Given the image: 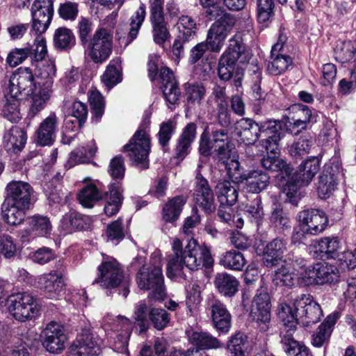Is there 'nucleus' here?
I'll use <instances>...</instances> for the list:
<instances>
[{
    "label": "nucleus",
    "instance_id": "f257e3e1",
    "mask_svg": "<svg viewBox=\"0 0 356 356\" xmlns=\"http://www.w3.org/2000/svg\"><path fill=\"white\" fill-rule=\"evenodd\" d=\"M172 254L169 256L166 274L169 278L183 277L184 267L195 271L203 267L210 268L213 265V259L211 251L204 245H200L197 241L191 239L183 248L179 238L173 239L172 243Z\"/></svg>",
    "mask_w": 356,
    "mask_h": 356
},
{
    "label": "nucleus",
    "instance_id": "f03ea898",
    "mask_svg": "<svg viewBox=\"0 0 356 356\" xmlns=\"http://www.w3.org/2000/svg\"><path fill=\"white\" fill-rule=\"evenodd\" d=\"M149 124V118H145L129 143L124 146V150L127 152L129 159L140 169L149 167L150 138L147 129Z\"/></svg>",
    "mask_w": 356,
    "mask_h": 356
},
{
    "label": "nucleus",
    "instance_id": "7ed1b4c3",
    "mask_svg": "<svg viewBox=\"0 0 356 356\" xmlns=\"http://www.w3.org/2000/svg\"><path fill=\"white\" fill-rule=\"evenodd\" d=\"M235 145L224 129L213 131L209 138L204 133L200 136L199 152L202 156L213 155L219 160L229 159L235 152Z\"/></svg>",
    "mask_w": 356,
    "mask_h": 356
},
{
    "label": "nucleus",
    "instance_id": "20e7f679",
    "mask_svg": "<svg viewBox=\"0 0 356 356\" xmlns=\"http://www.w3.org/2000/svg\"><path fill=\"white\" fill-rule=\"evenodd\" d=\"M339 268L327 262H318L305 268L299 277L305 285L333 284L339 281Z\"/></svg>",
    "mask_w": 356,
    "mask_h": 356
},
{
    "label": "nucleus",
    "instance_id": "39448f33",
    "mask_svg": "<svg viewBox=\"0 0 356 356\" xmlns=\"http://www.w3.org/2000/svg\"><path fill=\"white\" fill-rule=\"evenodd\" d=\"M83 46L88 56L95 63H103L112 53L113 33L106 28H99Z\"/></svg>",
    "mask_w": 356,
    "mask_h": 356
},
{
    "label": "nucleus",
    "instance_id": "423d86ee",
    "mask_svg": "<svg viewBox=\"0 0 356 356\" xmlns=\"http://www.w3.org/2000/svg\"><path fill=\"white\" fill-rule=\"evenodd\" d=\"M298 221L302 233L297 232L293 235V241H300L304 234L317 235L323 232L328 224L326 213L321 209H309L299 212Z\"/></svg>",
    "mask_w": 356,
    "mask_h": 356
},
{
    "label": "nucleus",
    "instance_id": "0eeeda50",
    "mask_svg": "<svg viewBox=\"0 0 356 356\" xmlns=\"http://www.w3.org/2000/svg\"><path fill=\"white\" fill-rule=\"evenodd\" d=\"M236 22L234 15L225 13L211 24L207 31L206 40L204 42L211 51L218 53L222 49Z\"/></svg>",
    "mask_w": 356,
    "mask_h": 356
},
{
    "label": "nucleus",
    "instance_id": "6e6552de",
    "mask_svg": "<svg viewBox=\"0 0 356 356\" xmlns=\"http://www.w3.org/2000/svg\"><path fill=\"white\" fill-rule=\"evenodd\" d=\"M136 282L140 289L152 290V296L157 300H161L165 296L164 279L160 266L143 265L137 273Z\"/></svg>",
    "mask_w": 356,
    "mask_h": 356
},
{
    "label": "nucleus",
    "instance_id": "1a4fd4ad",
    "mask_svg": "<svg viewBox=\"0 0 356 356\" xmlns=\"http://www.w3.org/2000/svg\"><path fill=\"white\" fill-rule=\"evenodd\" d=\"M38 88L35 75L29 67H19L10 76L6 92L13 97H18L24 92L29 95Z\"/></svg>",
    "mask_w": 356,
    "mask_h": 356
},
{
    "label": "nucleus",
    "instance_id": "9d476101",
    "mask_svg": "<svg viewBox=\"0 0 356 356\" xmlns=\"http://www.w3.org/2000/svg\"><path fill=\"white\" fill-rule=\"evenodd\" d=\"M10 301L9 311L19 321H25L38 314V305L31 293H18L12 296Z\"/></svg>",
    "mask_w": 356,
    "mask_h": 356
},
{
    "label": "nucleus",
    "instance_id": "9b49d317",
    "mask_svg": "<svg viewBox=\"0 0 356 356\" xmlns=\"http://www.w3.org/2000/svg\"><path fill=\"white\" fill-rule=\"evenodd\" d=\"M102 343L101 339L90 329H83L70 346L68 356H98Z\"/></svg>",
    "mask_w": 356,
    "mask_h": 356
},
{
    "label": "nucleus",
    "instance_id": "f8f14e48",
    "mask_svg": "<svg viewBox=\"0 0 356 356\" xmlns=\"http://www.w3.org/2000/svg\"><path fill=\"white\" fill-rule=\"evenodd\" d=\"M244 47L235 37L229 41V46L218 61V74L220 79L229 81L235 70L237 60L244 51Z\"/></svg>",
    "mask_w": 356,
    "mask_h": 356
},
{
    "label": "nucleus",
    "instance_id": "ddd939ff",
    "mask_svg": "<svg viewBox=\"0 0 356 356\" xmlns=\"http://www.w3.org/2000/svg\"><path fill=\"white\" fill-rule=\"evenodd\" d=\"M42 344L47 351L59 354L65 348L67 341L62 325L55 321L49 323L41 334Z\"/></svg>",
    "mask_w": 356,
    "mask_h": 356
},
{
    "label": "nucleus",
    "instance_id": "4468645a",
    "mask_svg": "<svg viewBox=\"0 0 356 356\" xmlns=\"http://www.w3.org/2000/svg\"><path fill=\"white\" fill-rule=\"evenodd\" d=\"M292 302L299 315V320L305 325L314 324L320 321L323 312L320 305L313 300L311 295L296 296L292 299Z\"/></svg>",
    "mask_w": 356,
    "mask_h": 356
},
{
    "label": "nucleus",
    "instance_id": "2eb2a0df",
    "mask_svg": "<svg viewBox=\"0 0 356 356\" xmlns=\"http://www.w3.org/2000/svg\"><path fill=\"white\" fill-rule=\"evenodd\" d=\"M54 13L53 0H35L31 7L32 29L44 33L51 24Z\"/></svg>",
    "mask_w": 356,
    "mask_h": 356
},
{
    "label": "nucleus",
    "instance_id": "dca6fc26",
    "mask_svg": "<svg viewBox=\"0 0 356 356\" xmlns=\"http://www.w3.org/2000/svg\"><path fill=\"white\" fill-rule=\"evenodd\" d=\"M270 309L269 295L266 291L261 290L254 298L250 315L252 319L258 323L260 330L262 332H266L268 330L270 322Z\"/></svg>",
    "mask_w": 356,
    "mask_h": 356
},
{
    "label": "nucleus",
    "instance_id": "f3484780",
    "mask_svg": "<svg viewBox=\"0 0 356 356\" xmlns=\"http://www.w3.org/2000/svg\"><path fill=\"white\" fill-rule=\"evenodd\" d=\"M97 269L99 273L93 284H98L103 288L117 287L124 277L122 270L115 260L104 261Z\"/></svg>",
    "mask_w": 356,
    "mask_h": 356
},
{
    "label": "nucleus",
    "instance_id": "a211bd4d",
    "mask_svg": "<svg viewBox=\"0 0 356 356\" xmlns=\"http://www.w3.org/2000/svg\"><path fill=\"white\" fill-rule=\"evenodd\" d=\"M63 272L64 268H60L38 277V287L42 289L49 298H58L64 293Z\"/></svg>",
    "mask_w": 356,
    "mask_h": 356
},
{
    "label": "nucleus",
    "instance_id": "6ab92c4d",
    "mask_svg": "<svg viewBox=\"0 0 356 356\" xmlns=\"http://www.w3.org/2000/svg\"><path fill=\"white\" fill-rule=\"evenodd\" d=\"M58 122L57 115L51 112L41 122L36 130V143L41 146L52 145L56 137Z\"/></svg>",
    "mask_w": 356,
    "mask_h": 356
},
{
    "label": "nucleus",
    "instance_id": "aec40b11",
    "mask_svg": "<svg viewBox=\"0 0 356 356\" xmlns=\"http://www.w3.org/2000/svg\"><path fill=\"white\" fill-rule=\"evenodd\" d=\"M281 123L277 120H270L259 124V136L265 137L261 140L262 146L268 152L274 153L280 140Z\"/></svg>",
    "mask_w": 356,
    "mask_h": 356
},
{
    "label": "nucleus",
    "instance_id": "412c9836",
    "mask_svg": "<svg viewBox=\"0 0 356 356\" xmlns=\"http://www.w3.org/2000/svg\"><path fill=\"white\" fill-rule=\"evenodd\" d=\"M160 76L163 88V92L168 103V108L173 110L179 102L181 94L175 75L168 67H163L161 69Z\"/></svg>",
    "mask_w": 356,
    "mask_h": 356
},
{
    "label": "nucleus",
    "instance_id": "4be33fe9",
    "mask_svg": "<svg viewBox=\"0 0 356 356\" xmlns=\"http://www.w3.org/2000/svg\"><path fill=\"white\" fill-rule=\"evenodd\" d=\"M7 196L10 202L25 207H29L32 188L29 184L22 181L13 180L6 186Z\"/></svg>",
    "mask_w": 356,
    "mask_h": 356
},
{
    "label": "nucleus",
    "instance_id": "5701e85b",
    "mask_svg": "<svg viewBox=\"0 0 356 356\" xmlns=\"http://www.w3.org/2000/svg\"><path fill=\"white\" fill-rule=\"evenodd\" d=\"M340 248L337 237H324L314 241L309 247V251L316 258H333Z\"/></svg>",
    "mask_w": 356,
    "mask_h": 356
},
{
    "label": "nucleus",
    "instance_id": "b1692460",
    "mask_svg": "<svg viewBox=\"0 0 356 356\" xmlns=\"http://www.w3.org/2000/svg\"><path fill=\"white\" fill-rule=\"evenodd\" d=\"M92 222L90 216L82 215L75 211H70L63 216L60 227L66 233L70 234L75 231L88 229Z\"/></svg>",
    "mask_w": 356,
    "mask_h": 356
},
{
    "label": "nucleus",
    "instance_id": "393cba45",
    "mask_svg": "<svg viewBox=\"0 0 356 356\" xmlns=\"http://www.w3.org/2000/svg\"><path fill=\"white\" fill-rule=\"evenodd\" d=\"M26 140V132L18 126H13L5 132L3 137V143L6 151L13 153L21 152Z\"/></svg>",
    "mask_w": 356,
    "mask_h": 356
},
{
    "label": "nucleus",
    "instance_id": "a878e982",
    "mask_svg": "<svg viewBox=\"0 0 356 356\" xmlns=\"http://www.w3.org/2000/svg\"><path fill=\"white\" fill-rule=\"evenodd\" d=\"M287 241L283 238H275L269 242L264 251V264L266 267L276 266L287 249Z\"/></svg>",
    "mask_w": 356,
    "mask_h": 356
},
{
    "label": "nucleus",
    "instance_id": "bb28decb",
    "mask_svg": "<svg viewBox=\"0 0 356 356\" xmlns=\"http://www.w3.org/2000/svg\"><path fill=\"white\" fill-rule=\"evenodd\" d=\"M311 179H279L278 185L290 202L296 204L303 196L305 188Z\"/></svg>",
    "mask_w": 356,
    "mask_h": 356
},
{
    "label": "nucleus",
    "instance_id": "cd10ccee",
    "mask_svg": "<svg viewBox=\"0 0 356 356\" xmlns=\"http://www.w3.org/2000/svg\"><path fill=\"white\" fill-rule=\"evenodd\" d=\"M211 319L217 330L227 333L232 324V316L226 307L219 300H214L211 305Z\"/></svg>",
    "mask_w": 356,
    "mask_h": 356
},
{
    "label": "nucleus",
    "instance_id": "c85d7f7f",
    "mask_svg": "<svg viewBox=\"0 0 356 356\" xmlns=\"http://www.w3.org/2000/svg\"><path fill=\"white\" fill-rule=\"evenodd\" d=\"M197 126L195 123H188L183 129L177 139L175 147V158L182 161L190 152L191 144L196 137Z\"/></svg>",
    "mask_w": 356,
    "mask_h": 356
},
{
    "label": "nucleus",
    "instance_id": "c756f323",
    "mask_svg": "<svg viewBox=\"0 0 356 356\" xmlns=\"http://www.w3.org/2000/svg\"><path fill=\"white\" fill-rule=\"evenodd\" d=\"M123 191L120 182L116 181L110 184L108 191L104 193V196L106 197L104 212L106 216L111 217L119 211L124 199Z\"/></svg>",
    "mask_w": 356,
    "mask_h": 356
},
{
    "label": "nucleus",
    "instance_id": "7c9ffc66",
    "mask_svg": "<svg viewBox=\"0 0 356 356\" xmlns=\"http://www.w3.org/2000/svg\"><path fill=\"white\" fill-rule=\"evenodd\" d=\"M294 298H291V300ZM291 303L293 302L291 301ZM291 306L286 302L280 304L277 310V315L279 318L283 323V328L281 333L289 332L294 333L296 330L297 324L299 320V315L297 310L295 309L293 304Z\"/></svg>",
    "mask_w": 356,
    "mask_h": 356
},
{
    "label": "nucleus",
    "instance_id": "2f4dec72",
    "mask_svg": "<svg viewBox=\"0 0 356 356\" xmlns=\"http://www.w3.org/2000/svg\"><path fill=\"white\" fill-rule=\"evenodd\" d=\"M236 130L240 140L245 145L253 144L259 137V124L250 118H241L237 121Z\"/></svg>",
    "mask_w": 356,
    "mask_h": 356
},
{
    "label": "nucleus",
    "instance_id": "473e14b6",
    "mask_svg": "<svg viewBox=\"0 0 356 356\" xmlns=\"http://www.w3.org/2000/svg\"><path fill=\"white\" fill-rule=\"evenodd\" d=\"M196 204L205 213L214 211L216 204L213 193L207 179H200L196 190Z\"/></svg>",
    "mask_w": 356,
    "mask_h": 356
},
{
    "label": "nucleus",
    "instance_id": "72a5a7b5",
    "mask_svg": "<svg viewBox=\"0 0 356 356\" xmlns=\"http://www.w3.org/2000/svg\"><path fill=\"white\" fill-rule=\"evenodd\" d=\"M56 69L54 60H46L40 67L35 76L38 88L53 91L54 79L56 76Z\"/></svg>",
    "mask_w": 356,
    "mask_h": 356
},
{
    "label": "nucleus",
    "instance_id": "f704fd0d",
    "mask_svg": "<svg viewBox=\"0 0 356 356\" xmlns=\"http://www.w3.org/2000/svg\"><path fill=\"white\" fill-rule=\"evenodd\" d=\"M338 318V313H332L326 317L312 336V343L314 346L321 347L328 341Z\"/></svg>",
    "mask_w": 356,
    "mask_h": 356
},
{
    "label": "nucleus",
    "instance_id": "c9c22d12",
    "mask_svg": "<svg viewBox=\"0 0 356 356\" xmlns=\"http://www.w3.org/2000/svg\"><path fill=\"white\" fill-rule=\"evenodd\" d=\"M292 58L280 52H273L267 64L268 72L273 76L284 74L293 66Z\"/></svg>",
    "mask_w": 356,
    "mask_h": 356
},
{
    "label": "nucleus",
    "instance_id": "e433bc0d",
    "mask_svg": "<svg viewBox=\"0 0 356 356\" xmlns=\"http://www.w3.org/2000/svg\"><path fill=\"white\" fill-rule=\"evenodd\" d=\"M213 283L218 291L227 297L233 296L238 291L239 285L237 279L227 273H218Z\"/></svg>",
    "mask_w": 356,
    "mask_h": 356
},
{
    "label": "nucleus",
    "instance_id": "4c0bfd02",
    "mask_svg": "<svg viewBox=\"0 0 356 356\" xmlns=\"http://www.w3.org/2000/svg\"><path fill=\"white\" fill-rule=\"evenodd\" d=\"M261 165L267 171L280 172V178L290 177L293 175V168L291 165L275 155L264 156L261 161Z\"/></svg>",
    "mask_w": 356,
    "mask_h": 356
},
{
    "label": "nucleus",
    "instance_id": "58836bf2",
    "mask_svg": "<svg viewBox=\"0 0 356 356\" xmlns=\"http://www.w3.org/2000/svg\"><path fill=\"white\" fill-rule=\"evenodd\" d=\"M334 54L335 58L341 63H355L351 72V78L356 81V49L353 48L351 42H343L337 44L334 49Z\"/></svg>",
    "mask_w": 356,
    "mask_h": 356
},
{
    "label": "nucleus",
    "instance_id": "ea45409f",
    "mask_svg": "<svg viewBox=\"0 0 356 356\" xmlns=\"http://www.w3.org/2000/svg\"><path fill=\"white\" fill-rule=\"evenodd\" d=\"M293 333H281V343L288 356H308L309 350L302 343L293 338Z\"/></svg>",
    "mask_w": 356,
    "mask_h": 356
},
{
    "label": "nucleus",
    "instance_id": "a19ab883",
    "mask_svg": "<svg viewBox=\"0 0 356 356\" xmlns=\"http://www.w3.org/2000/svg\"><path fill=\"white\" fill-rule=\"evenodd\" d=\"M177 36L184 40H191L196 35L197 26L195 20L191 16L183 15L179 17L175 25Z\"/></svg>",
    "mask_w": 356,
    "mask_h": 356
},
{
    "label": "nucleus",
    "instance_id": "79ce46f5",
    "mask_svg": "<svg viewBox=\"0 0 356 356\" xmlns=\"http://www.w3.org/2000/svg\"><path fill=\"white\" fill-rule=\"evenodd\" d=\"M220 204H234L238 199V192L229 179L219 181L216 186Z\"/></svg>",
    "mask_w": 356,
    "mask_h": 356
},
{
    "label": "nucleus",
    "instance_id": "37998d69",
    "mask_svg": "<svg viewBox=\"0 0 356 356\" xmlns=\"http://www.w3.org/2000/svg\"><path fill=\"white\" fill-rule=\"evenodd\" d=\"M186 202V197L183 195L170 199L163 209V219L169 222L177 220Z\"/></svg>",
    "mask_w": 356,
    "mask_h": 356
},
{
    "label": "nucleus",
    "instance_id": "c03bdc74",
    "mask_svg": "<svg viewBox=\"0 0 356 356\" xmlns=\"http://www.w3.org/2000/svg\"><path fill=\"white\" fill-rule=\"evenodd\" d=\"M190 342L200 349H216L222 347V343L207 332H194L189 337Z\"/></svg>",
    "mask_w": 356,
    "mask_h": 356
},
{
    "label": "nucleus",
    "instance_id": "a18cd8bd",
    "mask_svg": "<svg viewBox=\"0 0 356 356\" xmlns=\"http://www.w3.org/2000/svg\"><path fill=\"white\" fill-rule=\"evenodd\" d=\"M29 207H24L17 204L8 202L3 209V217L7 223L17 225L22 222L25 218V211Z\"/></svg>",
    "mask_w": 356,
    "mask_h": 356
},
{
    "label": "nucleus",
    "instance_id": "49530a36",
    "mask_svg": "<svg viewBox=\"0 0 356 356\" xmlns=\"http://www.w3.org/2000/svg\"><path fill=\"white\" fill-rule=\"evenodd\" d=\"M222 165L226 171L227 178H258L261 176L270 178V175H268L266 172H262L261 170H253L250 172L247 177L245 175L241 173L240 163L234 159L230 161H223Z\"/></svg>",
    "mask_w": 356,
    "mask_h": 356
},
{
    "label": "nucleus",
    "instance_id": "de8ad7c7",
    "mask_svg": "<svg viewBox=\"0 0 356 356\" xmlns=\"http://www.w3.org/2000/svg\"><path fill=\"white\" fill-rule=\"evenodd\" d=\"M75 42V36L70 29L65 27H60L55 31L54 44L56 49L68 50L74 46Z\"/></svg>",
    "mask_w": 356,
    "mask_h": 356
},
{
    "label": "nucleus",
    "instance_id": "09e8293b",
    "mask_svg": "<svg viewBox=\"0 0 356 356\" xmlns=\"http://www.w3.org/2000/svg\"><path fill=\"white\" fill-rule=\"evenodd\" d=\"M5 98L6 103L2 111L3 118L11 122H18L22 118L18 97H13L5 92Z\"/></svg>",
    "mask_w": 356,
    "mask_h": 356
},
{
    "label": "nucleus",
    "instance_id": "8fccbe9b",
    "mask_svg": "<svg viewBox=\"0 0 356 356\" xmlns=\"http://www.w3.org/2000/svg\"><path fill=\"white\" fill-rule=\"evenodd\" d=\"M246 264L243 254L236 250H229L222 254L220 264L225 268L241 270Z\"/></svg>",
    "mask_w": 356,
    "mask_h": 356
},
{
    "label": "nucleus",
    "instance_id": "3c124183",
    "mask_svg": "<svg viewBox=\"0 0 356 356\" xmlns=\"http://www.w3.org/2000/svg\"><path fill=\"white\" fill-rule=\"evenodd\" d=\"M37 89V92L31 94L33 96L29 107V115L32 118L44 108L53 92L42 88Z\"/></svg>",
    "mask_w": 356,
    "mask_h": 356
},
{
    "label": "nucleus",
    "instance_id": "603ef678",
    "mask_svg": "<svg viewBox=\"0 0 356 356\" xmlns=\"http://www.w3.org/2000/svg\"><path fill=\"white\" fill-rule=\"evenodd\" d=\"M26 222L31 230L39 236H47L51 232L52 225L47 216L33 215L28 217Z\"/></svg>",
    "mask_w": 356,
    "mask_h": 356
},
{
    "label": "nucleus",
    "instance_id": "864d4df0",
    "mask_svg": "<svg viewBox=\"0 0 356 356\" xmlns=\"http://www.w3.org/2000/svg\"><path fill=\"white\" fill-rule=\"evenodd\" d=\"M104 194H102L97 186L89 184L84 187L79 195L80 204L86 208H92L95 204L104 198Z\"/></svg>",
    "mask_w": 356,
    "mask_h": 356
},
{
    "label": "nucleus",
    "instance_id": "5fc2aeb1",
    "mask_svg": "<svg viewBox=\"0 0 356 356\" xmlns=\"http://www.w3.org/2000/svg\"><path fill=\"white\" fill-rule=\"evenodd\" d=\"M36 37L33 40L32 45H27L26 48L29 50V57H31L32 60L35 62H40L44 59L47 54V47L46 44V39L42 35V33H35Z\"/></svg>",
    "mask_w": 356,
    "mask_h": 356
},
{
    "label": "nucleus",
    "instance_id": "6e6d98bb",
    "mask_svg": "<svg viewBox=\"0 0 356 356\" xmlns=\"http://www.w3.org/2000/svg\"><path fill=\"white\" fill-rule=\"evenodd\" d=\"M248 348V337L238 332L232 335L227 342V350L231 356H245Z\"/></svg>",
    "mask_w": 356,
    "mask_h": 356
},
{
    "label": "nucleus",
    "instance_id": "4d7b16f0",
    "mask_svg": "<svg viewBox=\"0 0 356 356\" xmlns=\"http://www.w3.org/2000/svg\"><path fill=\"white\" fill-rule=\"evenodd\" d=\"M296 278L289 264H283L275 270L273 282L276 286H292L295 284Z\"/></svg>",
    "mask_w": 356,
    "mask_h": 356
},
{
    "label": "nucleus",
    "instance_id": "13d9d810",
    "mask_svg": "<svg viewBox=\"0 0 356 356\" xmlns=\"http://www.w3.org/2000/svg\"><path fill=\"white\" fill-rule=\"evenodd\" d=\"M146 9L144 4H141L134 15L130 17L129 31L128 33V43L135 40L138 34L139 30L145 20Z\"/></svg>",
    "mask_w": 356,
    "mask_h": 356
},
{
    "label": "nucleus",
    "instance_id": "bf43d9fd",
    "mask_svg": "<svg viewBox=\"0 0 356 356\" xmlns=\"http://www.w3.org/2000/svg\"><path fill=\"white\" fill-rule=\"evenodd\" d=\"M152 26V36L154 42L163 47L165 42L170 38V33L167 28L165 18L150 20Z\"/></svg>",
    "mask_w": 356,
    "mask_h": 356
},
{
    "label": "nucleus",
    "instance_id": "052dcab7",
    "mask_svg": "<svg viewBox=\"0 0 356 356\" xmlns=\"http://www.w3.org/2000/svg\"><path fill=\"white\" fill-rule=\"evenodd\" d=\"M274 0H257V17L259 23L273 20L275 15Z\"/></svg>",
    "mask_w": 356,
    "mask_h": 356
},
{
    "label": "nucleus",
    "instance_id": "680f3d73",
    "mask_svg": "<svg viewBox=\"0 0 356 356\" xmlns=\"http://www.w3.org/2000/svg\"><path fill=\"white\" fill-rule=\"evenodd\" d=\"M177 123L174 120L169 119L160 124L159 131L157 134L158 140L163 149H165L174 134Z\"/></svg>",
    "mask_w": 356,
    "mask_h": 356
},
{
    "label": "nucleus",
    "instance_id": "e2e57ef3",
    "mask_svg": "<svg viewBox=\"0 0 356 356\" xmlns=\"http://www.w3.org/2000/svg\"><path fill=\"white\" fill-rule=\"evenodd\" d=\"M88 100L93 118L98 122L104 113L105 102L101 93L97 90H91L88 93Z\"/></svg>",
    "mask_w": 356,
    "mask_h": 356
},
{
    "label": "nucleus",
    "instance_id": "0e129e2a",
    "mask_svg": "<svg viewBox=\"0 0 356 356\" xmlns=\"http://www.w3.org/2000/svg\"><path fill=\"white\" fill-rule=\"evenodd\" d=\"M97 146L95 143L92 141L91 145L88 150L87 151L85 147H81L80 149H76L74 151L72 152L69 159L68 164L70 166L78 163H83L86 162V161L95 154L97 152Z\"/></svg>",
    "mask_w": 356,
    "mask_h": 356
},
{
    "label": "nucleus",
    "instance_id": "69168bd1",
    "mask_svg": "<svg viewBox=\"0 0 356 356\" xmlns=\"http://www.w3.org/2000/svg\"><path fill=\"white\" fill-rule=\"evenodd\" d=\"M320 170L319 160L314 157L305 161L300 165L298 171L296 172V177L300 178H314Z\"/></svg>",
    "mask_w": 356,
    "mask_h": 356
},
{
    "label": "nucleus",
    "instance_id": "338daca9",
    "mask_svg": "<svg viewBox=\"0 0 356 356\" xmlns=\"http://www.w3.org/2000/svg\"><path fill=\"white\" fill-rule=\"evenodd\" d=\"M287 115L308 125L313 120L312 110L307 106L302 104H293L290 106Z\"/></svg>",
    "mask_w": 356,
    "mask_h": 356
},
{
    "label": "nucleus",
    "instance_id": "774afa93",
    "mask_svg": "<svg viewBox=\"0 0 356 356\" xmlns=\"http://www.w3.org/2000/svg\"><path fill=\"white\" fill-rule=\"evenodd\" d=\"M312 145L311 138H300L291 145L290 154L296 159L302 158L309 153Z\"/></svg>",
    "mask_w": 356,
    "mask_h": 356
}]
</instances>
